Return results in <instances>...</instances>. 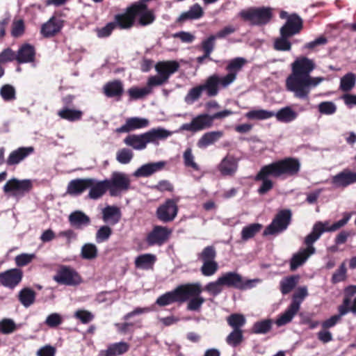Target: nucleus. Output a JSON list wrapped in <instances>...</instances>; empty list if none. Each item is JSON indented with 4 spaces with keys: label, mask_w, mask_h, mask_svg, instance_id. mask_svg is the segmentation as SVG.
I'll return each instance as SVG.
<instances>
[{
    "label": "nucleus",
    "mask_w": 356,
    "mask_h": 356,
    "mask_svg": "<svg viewBox=\"0 0 356 356\" xmlns=\"http://www.w3.org/2000/svg\"><path fill=\"white\" fill-rule=\"evenodd\" d=\"M300 163L293 158H286L263 166L254 177L256 181H261L257 189L259 195H265L273 188V182L269 179L282 176H293L300 171Z\"/></svg>",
    "instance_id": "nucleus-1"
},
{
    "label": "nucleus",
    "mask_w": 356,
    "mask_h": 356,
    "mask_svg": "<svg viewBox=\"0 0 356 356\" xmlns=\"http://www.w3.org/2000/svg\"><path fill=\"white\" fill-rule=\"evenodd\" d=\"M201 292V286L198 283L180 285L174 290L159 296L156 303L163 307L175 302H183L188 300L190 296L200 294Z\"/></svg>",
    "instance_id": "nucleus-2"
},
{
    "label": "nucleus",
    "mask_w": 356,
    "mask_h": 356,
    "mask_svg": "<svg viewBox=\"0 0 356 356\" xmlns=\"http://www.w3.org/2000/svg\"><path fill=\"white\" fill-rule=\"evenodd\" d=\"M291 67L292 73L286 81L288 90L299 83L305 76L309 75L315 68V63L313 60L302 56L296 59L292 63Z\"/></svg>",
    "instance_id": "nucleus-3"
},
{
    "label": "nucleus",
    "mask_w": 356,
    "mask_h": 356,
    "mask_svg": "<svg viewBox=\"0 0 356 356\" xmlns=\"http://www.w3.org/2000/svg\"><path fill=\"white\" fill-rule=\"evenodd\" d=\"M238 16L252 26L267 24L273 17L272 9L269 7H250L238 13Z\"/></svg>",
    "instance_id": "nucleus-4"
},
{
    "label": "nucleus",
    "mask_w": 356,
    "mask_h": 356,
    "mask_svg": "<svg viewBox=\"0 0 356 356\" xmlns=\"http://www.w3.org/2000/svg\"><path fill=\"white\" fill-rule=\"evenodd\" d=\"M219 282L222 286L232 287L239 290H247L254 287L261 282V280L256 278L252 280H244L236 272H227L219 277Z\"/></svg>",
    "instance_id": "nucleus-5"
},
{
    "label": "nucleus",
    "mask_w": 356,
    "mask_h": 356,
    "mask_svg": "<svg viewBox=\"0 0 356 356\" xmlns=\"http://www.w3.org/2000/svg\"><path fill=\"white\" fill-rule=\"evenodd\" d=\"M109 194L112 197L121 195L130 188L131 181L127 175L123 172H114L109 179H106Z\"/></svg>",
    "instance_id": "nucleus-6"
},
{
    "label": "nucleus",
    "mask_w": 356,
    "mask_h": 356,
    "mask_svg": "<svg viewBox=\"0 0 356 356\" xmlns=\"http://www.w3.org/2000/svg\"><path fill=\"white\" fill-rule=\"evenodd\" d=\"M291 211L289 209L280 211L271 223L265 229L264 235H273L286 230L291 220Z\"/></svg>",
    "instance_id": "nucleus-7"
},
{
    "label": "nucleus",
    "mask_w": 356,
    "mask_h": 356,
    "mask_svg": "<svg viewBox=\"0 0 356 356\" xmlns=\"http://www.w3.org/2000/svg\"><path fill=\"white\" fill-rule=\"evenodd\" d=\"M325 80V79L323 77H312L309 74L302 79L299 83L295 86L289 91L293 92L296 98L307 99H308L311 88L316 87Z\"/></svg>",
    "instance_id": "nucleus-8"
},
{
    "label": "nucleus",
    "mask_w": 356,
    "mask_h": 356,
    "mask_svg": "<svg viewBox=\"0 0 356 356\" xmlns=\"http://www.w3.org/2000/svg\"><path fill=\"white\" fill-rule=\"evenodd\" d=\"M172 232V229L168 227L154 225L147 234L145 241L149 246H162L169 240Z\"/></svg>",
    "instance_id": "nucleus-9"
},
{
    "label": "nucleus",
    "mask_w": 356,
    "mask_h": 356,
    "mask_svg": "<svg viewBox=\"0 0 356 356\" xmlns=\"http://www.w3.org/2000/svg\"><path fill=\"white\" fill-rule=\"evenodd\" d=\"M54 280L58 284L67 286L78 285L81 282V277L74 269L63 265L58 268L56 274L54 276Z\"/></svg>",
    "instance_id": "nucleus-10"
},
{
    "label": "nucleus",
    "mask_w": 356,
    "mask_h": 356,
    "mask_svg": "<svg viewBox=\"0 0 356 356\" xmlns=\"http://www.w3.org/2000/svg\"><path fill=\"white\" fill-rule=\"evenodd\" d=\"M178 199H168L156 209L157 218L163 222H170L175 220L178 213Z\"/></svg>",
    "instance_id": "nucleus-11"
},
{
    "label": "nucleus",
    "mask_w": 356,
    "mask_h": 356,
    "mask_svg": "<svg viewBox=\"0 0 356 356\" xmlns=\"http://www.w3.org/2000/svg\"><path fill=\"white\" fill-rule=\"evenodd\" d=\"M32 188V182L30 179L19 180L13 178L8 180L3 186L5 193H12L16 197H23Z\"/></svg>",
    "instance_id": "nucleus-12"
},
{
    "label": "nucleus",
    "mask_w": 356,
    "mask_h": 356,
    "mask_svg": "<svg viewBox=\"0 0 356 356\" xmlns=\"http://www.w3.org/2000/svg\"><path fill=\"white\" fill-rule=\"evenodd\" d=\"M213 125L211 115L207 113L200 114L194 117L190 123L183 124L179 131H188L195 133L204 129H209Z\"/></svg>",
    "instance_id": "nucleus-13"
},
{
    "label": "nucleus",
    "mask_w": 356,
    "mask_h": 356,
    "mask_svg": "<svg viewBox=\"0 0 356 356\" xmlns=\"http://www.w3.org/2000/svg\"><path fill=\"white\" fill-rule=\"evenodd\" d=\"M131 11L134 12L135 18L138 17V23L141 26H147L154 22L155 15L152 10L148 9L144 2H136L131 6Z\"/></svg>",
    "instance_id": "nucleus-14"
},
{
    "label": "nucleus",
    "mask_w": 356,
    "mask_h": 356,
    "mask_svg": "<svg viewBox=\"0 0 356 356\" xmlns=\"http://www.w3.org/2000/svg\"><path fill=\"white\" fill-rule=\"evenodd\" d=\"M331 184L336 188H345L355 184H356V172L349 168H345L332 176Z\"/></svg>",
    "instance_id": "nucleus-15"
},
{
    "label": "nucleus",
    "mask_w": 356,
    "mask_h": 356,
    "mask_svg": "<svg viewBox=\"0 0 356 356\" xmlns=\"http://www.w3.org/2000/svg\"><path fill=\"white\" fill-rule=\"evenodd\" d=\"M246 63L247 60L242 57H237L228 61L225 68L228 73L224 76L223 80L225 86H230L236 81L238 73Z\"/></svg>",
    "instance_id": "nucleus-16"
},
{
    "label": "nucleus",
    "mask_w": 356,
    "mask_h": 356,
    "mask_svg": "<svg viewBox=\"0 0 356 356\" xmlns=\"http://www.w3.org/2000/svg\"><path fill=\"white\" fill-rule=\"evenodd\" d=\"M224 76L213 74L209 76L203 84H201L208 97H216L219 93L220 88H227L229 86H225L223 82Z\"/></svg>",
    "instance_id": "nucleus-17"
},
{
    "label": "nucleus",
    "mask_w": 356,
    "mask_h": 356,
    "mask_svg": "<svg viewBox=\"0 0 356 356\" xmlns=\"http://www.w3.org/2000/svg\"><path fill=\"white\" fill-rule=\"evenodd\" d=\"M23 272L19 268H11L0 273V284L9 288L14 289L22 280Z\"/></svg>",
    "instance_id": "nucleus-18"
},
{
    "label": "nucleus",
    "mask_w": 356,
    "mask_h": 356,
    "mask_svg": "<svg viewBox=\"0 0 356 356\" xmlns=\"http://www.w3.org/2000/svg\"><path fill=\"white\" fill-rule=\"evenodd\" d=\"M239 159L234 155L227 154L218 165L222 176H233L238 170Z\"/></svg>",
    "instance_id": "nucleus-19"
},
{
    "label": "nucleus",
    "mask_w": 356,
    "mask_h": 356,
    "mask_svg": "<svg viewBox=\"0 0 356 356\" xmlns=\"http://www.w3.org/2000/svg\"><path fill=\"white\" fill-rule=\"evenodd\" d=\"M166 163L165 161L145 163L135 170L133 175L138 178L150 177L153 174L161 171L166 165Z\"/></svg>",
    "instance_id": "nucleus-20"
},
{
    "label": "nucleus",
    "mask_w": 356,
    "mask_h": 356,
    "mask_svg": "<svg viewBox=\"0 0 356 356\" xmlns=\"http://www.w3.org/2000/svg\"><path fill=\"white\" fill-rule=\"evenodd\" d=\"M88 180L90 181V182L88 184V185H89L88 188V189H89L88 194L89 199L94 200H98L108 190L106 179L99 181L96 179L88 178Z\"/></svg>",
    "instance_id": "nucleus-21"
},
{
    "label": "nucleus",
    "mask_w": 356,
    "mask_h": 356,
    "mask_svg": "<svg viewBox=\"0 0 356 356\" xmlns=\"http://www.w3.org/2000/svg\"><path fill=\"white\" fill-rule=\"evenodd\" d=\"M302 28V20L297 14L291 15L284 25L280 29V33L293 36L298 33Z\"/></svg>",
    "instance_id": "nucleus-22"
},
{
    "label": "nucleus",
    "mask_w": 356,
    "mask_h": 356,
    "mask_svg": "<svg viewBox=\"0 0 356 356\" xmlns=\"http://www.w3.org/2000/svg\"><path fill=\"white\" fill-rule=\"evenodd\" d=\"M149 124L147 119L139 117L127 118L124 124L116 129L117 133H128L131 131L147 127Z\"/></svg>",
    "instance_id": "nucleus-23"
},
{
    "label": "nucleus",
    "mask_w": 356,
    "mask_h": 356,
    "mask_svg": "<svg viewBox=\"0 0 356 356\" xmlns=\"http://www.w3.org/2000/svg\"><path fill=\"white\" fill-rule=\"evenodd\" d=\"M33 152L34 148L31 146L19 147L10 152L6 160V163L10 166L17 165Z\"/></svg>",
    "instance_id": "nucleus-24"
},
{
    "label": "nucleus",
    "mask_w": 356,
    "mask_h": 356,
    "mask_svg": "<svg viewBox=\"0 0 356 356\" xmlns=\"http://www.w3.org/2000/svg\"><path fill=\"white\" fill-rule=\"evenodd\" d=\"M35 58V49L30 44H23L17 51V62L19 64L33 63Z\"/></svg>",
    "instance_id": "nucleus-25"
},
{
    "label": "nucleus",
    "mask_w": 356,
    "mask_h": 356,
    "mask_svg": "<svg viewBox=\"0 0 356 356\" xmlns=\"http://www.w3.org/2000/svg\"><path fill=\"white\" fill-rule=\"evenodd\" d=\"M322 227L321 222H316L313 226L312 232L305 238L304 243L307 245V248L305 249L309 251V253L314 254L316 252L313 244L321 237L322 234L325 232V229Z\"/></svg>",
    "instance_id": "nucleus-26"
},
{
    "label": "nucleus",
    "mask_w": 356,
    "mask_h": 356,
    "mask_svg": "<svg viewBox=\"0 0 356 356\" xmlns=\"http://www.w3.org/2000/svg\"><path fill=\"white\" fill-rule=\"evenodd\" d=\"M63 26V21L58 17H52L41 27V34L49 38L59 32Z\"/></svg>",
    "instance_id": "nucleus-27"
},
{
    "label": "nucleus",
    "mask_w": 356,
    "mask_h": 356,
    "mask_svg": "<svg viewBox=\"0 0 356 356\" xmlns=\"http://www.w3.org/2000/svg\"><path fill=\"white\" fill-rule=\"evenodd\" d=\"M179 68V64L176 60L160 61L155 65V70L159 75L170 76L176 72Z\"/></svg>",
    "instance_id": "nucleus-28"
},
{
    "label": "nucleus",
    "mask_w": 356,
    "mask_h": 356,
    "mask_svg": "<svg viewBox=\"0 0 356 356\" xmlns=\"http://www.w3.org/2000/svg\"><path fill=\"white\" fill-rule=\"evenodd\" d=\"M90 182L88 178L72 179L67 184V193L72 196L80 195L88 189Z\"/></svg>",
    "instance_id": "nucleus-29"
},
{
    "label": "nucleus",
    "mask_w": 356,
    "mask_h": 356,
    "mask_svg": "<svg viewBox=\"0 0 356 356\" xmlns=\"http://www.w3.org/2000/svg\"><path fill=\"white\" fill-rule=\"evenodd\" d=\"M145 133L141 134H131L124 139V143L127 146L131 147L136 150L145 149L148 144Z\"/></svg>",
    "instance_id": "nucleus-30"
},
{
    "label": "nucleus",
    "mask_w": 356,
    "mask_h": 356,
    "mask_svg": "<svg viewBox=\"0 0 356 356\" xmlns=\"http://www.w3.org/2000/svg\"><path fill=\"white\" fill-rule=\"evenodd\" d=\"M224 135L222 131H213L204 134L198 140L197 145L200 149H204L216 143Z\"/></svg>",
    "instance_id": "nucleus-31"
},
{
    "label": "nucleus",
    "mask_w": 356,
    "mask_h": 356,
    "mask_svg": "<svg viewBox=\"0 0 356 356\" xmlns=\"http://www.w3.org/2000/svg\"><path fill=\"white\" fill-rule=\"evenodd\" d=\"M70 225L76 229H81L90 223V218L81 211L71 213L68 218Z\"/></svg>",
    "instance_id": "nucleus-32"
},
{
    "label": "nucleus",
    "mask_w": 356,
    "mask_h": 356,
    "mask_svg": "<svg viewBox=\"0 0 356 356\" xmlns=\"http://www.w3.org/2000/svg\"><path fill=\"white\" fill-rule=\"evenodd\" d=\"M204 15V10L199 3H195L191 6L189 9L182 13L177 22H184L187 20H195L201 18Z\"/></svg>",
    "instance_id": "nucleus-33"
},
{
    "label": "nucleus",
    "mask_w": 356,
    "mask_h": 356,
    "mask_svg": "<svg viewBox=\"0 0 356 356\" xmlns=\"http://www.w3.org/2000/svg\"><path fill=\"white\" fill-rule=\"evenodd\" d=\"M148 143H157L159 140H163L170 137L172 132L162 127L154 128L145 132Z\"/></svg>",
    "instance_id": "nucleus-34"
},
{
    "label": "nucleus",
    "mask_w": 356,
    "mask_h": 356,
    "mask_svg": "<svg viewBox=\"0 0 356 356\" xmlns=\"http://www.w3.org/2000/svg\"><path fill=\"white\" fill-rule=\"evenodd\" d=\"M129 349V343L118 342L110 344L107 349L100 352V356H118L127 353Z\"/></svg>",
    "instance_id": "nucleus-35"
},
{
    "label": "nucleus",
    "mask_w": 356,
    "mask_h": 356,
    "mask_svg": "<svg viewBox=\"0 0 356 356\" xmlns=\"http://www.w3.org/2000/svg\"><path fill=\"white\" fill-rule=\"evenodd\" d=\"M121 218L120 210L115 206H107L102 211V218L105 222L117 224Z\"/></svg>",
    "instance_id": "nucleus-36"
},
{
    "label": "nucleus",
    "mask_w": 356,
    "mask_h": 356,
    "mask_svg": "<svg viewBox=\"0 0 356 356\" xmlns=\"http://www.w3.org/2000/svg\"><path fill=\"white\" fill-rule=\"evenodd\" d=\"M104 93L107 97H120L123 93V84L119 80L108 82L103 88Z\"/></svg>",
    "instance_id": "nucleus-37"
},
{
    "label": "nucleus",
    "mask_w": 356,
    "mask_h": 356,
    "mask_svg": "<svg viewBox=\"0 0 356 356\" xmlns=\"http://www.w3.org/2000/svg\"><path fill=\"white\" fill-rule=\"evenodd\" d=\"M274 117L277 121L284 123H290L298 118V113L293 111L290 106H285L277 112H274Z\"/></svg>",
    "instance_id": "nucleus-38"
},
{
    "label": "nucleus",
    "mask_w": 356,
    "mask_h": 356,
    "mask_svg": "<svg viewBox=\"0 0 356 356\" xmlns=\"http://www.w3.org/2000/svg\"><path fill=\"white\" fill-rule=\"evenodd\" d=\"M115 25L118 24L121 29H129L134 24L135 17L134 12L131 11V6L127 8V12L124 14L117 15L115 16Z\"/></svg>",
    "instance_id": "nucleus-39"
},
{
    "label": "nucleus",
    "mask_w": 356,
    "mask_h": 356,
    "mask_svg": "<svg viewBox=\"0 0 356 356\" xmlns=\"http://www.w3.org/2000/svg\"><path fill=\"white\" fill-rule=\"evenodd\" d=\"M313 254L309 253V251L304 248L300 249V250L294 254L290 261V268L291 270H296L298 267L302 266L308 258Z\"/></svg>",
    "instance_id": "nucleus-40"
},
{
    "label": "nucleus",
    "mask_w": 356,
    "mask_h": 356,
    "mask_svg": "<svg viewBox=\"0 0 356 356\" xmlns=\"http://www.w3.org/2000/svg\"><path fill=\"white\" fill-rule=\"evenodd\" d=\"M156 257L152 254H143L136 258L135 265L137 268L148 270L153 267Z\"/></svg>",
    "instance_id": "nucleus-41"
},
{
    "label": "nucleus",
    "mask_w": 356,
    "mask_h": 356,
    "mask_svg": "<svg viewBox=\"0 0 356 356\" xmlns=\"http://www.w3.org/2000/svg\"><path fill=\"white\" fill-rule=\"evenodd\" d=\"M35 292L31 288H24L18 293V299L26 308L32 305L35 300Z\"/></svg>",
    "instance_id": "nucleus-42"
},
{
    "label": "nucleus",
    "mask_w": 356,
    "mask_h": 356,
    "mask_svg": "<svg viewBox=\"0 0 356 356\" xmlns=\"http://www.w3.org/2000/svg\"><path fill=\"white\" fill-rule=\"evenodd\" d=\"M298 311V306L290 305L286 310L277 318L276 325L280 327L290 323Z\"/></svg>",
    "instance_id": "nucleus-43"
},
{
    "label": "nucleus",
    "mask_w": 356,
    "mask_h": 356,
    "mask_svg": "<svg viewBox=\"0 0 356 356\" xmlns=\"http://www.w3.org/2000/svg\"><path fill=\"white\" fill-rule=\"evenodd\" d=\"M249 120H264L274 117V111L264 109H253L245 113Z\"/></svg>",
    "instance_id": "nucleus-44"
},
{
    "label": "nucleus",
    "mask_w": 356,
    "mask_h": 356,
    "mask_svg": "<svg viewBox=\"0 0 356 356\" xmlns=\"http://www.w3.org/2000/svg\"><path fill=\"white\" fill-rule=\"evenodd\" d=\"M82 111L76 109H70L67 107H64L58 112V115L60 118L70 122L80 120L82 117Z\"/></svg>",
    "instance_id": "nucleus-45"
},
{
    "label": "nucleus",
    "mask_w": 356,
    "mask_h": 356,
    "mask_svg": "<svg viewBox=\"0 0 356 356\" xmlns=\"http://www.w3.org/2000/svg\"><path fill=\"white\" fill-rule=\"evenodd\" d=\"M272 325L273 321L271 319H264L257 321L252 326V332L257 334H264L271 330Z\"/></svg>",
    "instance_id": "nucleus-46"
},
{
    "label": "nucleus",
    "mask_w": 356,
    "mask_h": 356,
    "mask_svg": "<svg viewBox=\"0 0 356 356\" xmlns=\"http://www.w3.org/2000/svg\"><path fill=\"white\" fill-rule=\"evenodd\" d=\"M262 226L259 223H252L244 227L241 231V238L248 241L253 238L261 229Z\"/></svg>",
    "instance_id": "nucleus-47"
},
{
    "label": "nucleus",
    "mask_w": 356,
    "mask_h": 356,
    "mask_svg": "<svg viewBox=\"0 0 356 356\" xmlns=\"http://www.w3.org/2000/svg\"><path fill=\"white\" fill-rule=\"evenodd\" d=\"M98 250L97 246L90 243H85L81 250V257L87 260H92L97 257Z\"/></svg>",
    "instance_id": "nucleus-48"
},
{
    "label": "nucleus",
    "mask_w": 356,
    "mask_h": 356,
    "mask_svg": "<svg viewBox=\"0 0 356 356\" xmlns=\"http://www.w3.org/2000/svg\"><path fill=\"white\" fill-rule=\"evenodd\" d=\"M298 278V276L293 275L282 279L280 282V290L282 293L285 295L291 291L296 287Z\"/></svg>",
    "instance_id": "nucleus-49"
},
{
    "label": "nucleus",
    "mask_w": 356,
    "mask_h": 356,
    "mask_svg": "<svg viewBox=\"0 0 356 356\" xmlns=\"http://www.w3.org/2000/svg\"><path fill=\"white\" fill-rule=\"evenodd\" d=\"M203 91L201 84L191 88L184 97L185 102L187 104H193L200 98Z\"/></svg>",
    "instance_id": "nucleus-50"
},
{
    "label": "nucleus",
    "mask_w": 356,
    "mask_h": 356,
    "mask_svg": "<svg viewBox=\"0 0 356 356\" xmlns=\"http://www.w3.org/2000/svg\"><path fill=\"white\" fill-rule=\"evenodd\" d=\"M127 93L130 100L140 99L151 94L147 86L143 88L131 87L127 90Z\"/></svg>",
    "instance_id": "nucleus-51"
},
{
    "label": "nucleus",
    "mask_w": 356,
    "mask_h": 356,
    "mask_svg": "<svg viewBox=\"0 0 356 356\" xmlns=\"http://www.w3.org/2000/svg\"><path fill=\"white\" fill-rule=\"evenodd\" d=\"M355 75L353 73H348L341 79L340 89L343 92H348L355 86Z\"/></svg>",
    "instance_id": "nucleus-52"
},
{
    "label": "nucleus",
    "mask_w": 356,
    "mask_h": 356,
    "mask_svg": "<svg viewBox=\"0 0 356 356\" xmlns=\"http://www.w3.org/2000/svg\"><path fill=\"white\" fill-rule=\"evenodd\" d=\"M227 321L234 330H241V327L245 325L246 320L242 314H233L227 317Z\"/></svg>",
    "instance_id": "nucleus-53"
},
{
    "label": "nucleus",
    "mask_w": 356,
    "mask_h": 356,
    "mask_svg": "<svg viewBox=\"0 0 356 356\" xmlns=\"http://www.w3.org/2000/svg\"><path fill=\"white\" fill-rule=\"evenodd\" d=\"M197 259L202 262L216 261V251L213 246L205 247L202 251L197 254Z\"/></svg>",
    "instance_id": "nucleus-54"
},
{
    "label": "nucleus",
    "mask_w": 356,
    "mask_h": 356,
    "mask_svg": "<svg viewBox=\"0 0 356 356\" xmlns=\"http://www.w3.org/2000/svg\"><path fill=\"white\" fill-rule=\"evenodd\" d=\"M290 37L286 34L280 33V37L275 40V49L278 51H289L291 48V44L288 38Z\"/></svg>",
    "instance_id": "nucleus-55"
},
{
    "label": "nucleus",
    "mask_w": 356,
    "mask_h": 356,
    "mask_svg": "<svg viewBox=\"0 0 356 356\" xmlns=\"http://www.w3.org/2000/svg\"><path fill=\"white\" fill-rule=\"evenodd\" d=\"M18 326L11 318H3L0 321V332L3 334H9L15 332Z\"/></svg>",
    "instance_id": "nucleus-56"
},
{
    "label": "nucleus",
    "mask_w": 356,
    "mask_h": 356,
    "mask_svg": "<svg viewBox=\"0 0 356 356\" xmlns=\"http://www.w3.org/2000/svg\"><path fill=\"white\" fill-rule=\"evenodd\" d=\"M0 95L6 102L13 101L16 99V91L13 86L6 84L0 88Z\"/></svg>",
    "instance_id": "nucleus-57"
},
{
    "label": "nucleus",
    "mask_w": 356,
    "mask_h": 356,
    "mask_svg": "<svg viewBox=\"0 0 356 356\" xmlns=\"http://www.w3.org/2000/svg\"><path fill=\"white\" fill-rule=\"evenodd\" d=\"M307 295L308 292L306 286L298 288L297 291L293 295L292 301L290 305L298 306V309H300L302 302Z\"/></svg>",
    "instance_id": "nucleus-58"
},
{
    "label": "nucleus",
    "mask_w": 356,
    "mask_h": 356,
    "mask_svg": "<svg viewBox=\"0 0 356 356\" xmlns=\"http://www.w3.org/2000/svg\"><path fill=\"white\" fill-rule=\"evenodd\" d=\"M184 163L186 167L191 168L194 170L199 171L200 166L195 161V156L191 148L186 149L183 154Z\"/></svg>",
    "instance_id": "nucleus-59"
},
{
    "label": "nucleus",
    "mask_w": 356,
    "mask_h": 356,
    "mask_svg": "<svg viewBox=\"0 0 356 356\" xmlns=\"http://www.w3.org/2000/svg\"><path fill=\"white\" fill-rule=\"evenodd\" d=\"M243 336L241 330H233L227 337L226 342L232 347H236L243 341Z\"/></svg>",
    "instance_id": "nucleus-60"
},
{
    "label": "nucleus",
    "mask_w": 356,
    "mask_h": 356,
    "mask_svg": "<svg viewBox=\"0 0 356 356\" xmlns=\"http://www.w3.org/2000/svg\"><path fill=\"white\" fill-rule=\"evenodd\" d=\"M112 234V229L107 225H103L97 231L95 240L97 243L108 241Z\"/></svg>",
    "instance_id": "nucleus-61"
},
{
    "label": "nucleus",
    "mask_w": 356,
    "mask_h": 356,
    "mask_svg": "<svg viewBox=\"0 0 356 356\" xmlns=\"http://www.w3.org/2000/svg\"><path fill=\"white\" fill-rule=\"evenodd\" d=\"M218 269V264L216 261L202 262L200 268L202 274L204 276L209 277L214 275Z\"/></svg>",
    "instance_id": "nucleus-62"
},
{
    "label": "nucleus",
    "mask_w": 356,
    "mask_h": 356,
    "mask_svg": "<svg viewBox=\"0 0 356 356\" xmlns=\"http://www.w3.org/2000/svg\"><path fill=\"white\" fill-rule=\"evenodd\" d=\"M318 110L321 114L331 115L337 111V106L332 102H322L318 105Z\"/></svg>",
    "instance_id": "nucleus-63"
},
{
    "label": "nucleus",
    "mask_w": 356,
    "mask_h": 356,
    "mask_svg": "<svg viewBox=\"0 0 356 356\" xmlns=\"http://www.w3.org/2000/svg\"><path fill=\"white\" fill-rule=\"evenodd\" d=\"M133 152L127 148H122L118 151L116 154L117 161L121 164H127L133 159Z\"/></svg>",
    "instance_id": "nucleus-64"
}]
</instances>
